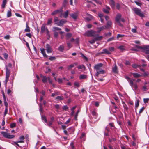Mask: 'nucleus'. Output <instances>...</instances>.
I'll list each match as a JSON object with an SVG mask.
<instances>
[{"label": "nucleus", "instance_id": "nucleus-27", "mask_svg": "<svg viewBox=\"0 0 149 149\" xmlns=\"http://www.w3.org/2000/svg\"><path fill=\"white\" fill-rule=\"evenodd\" d=\"M25 138L24 136H22L19 137L20 140L18 141V142L19 143H23L24 142V139Z\"/></svg>", "mask_w": 149, "mask_h": 149}, {"label": "nucleus", "instance_id": "nucleus-2", "mask_svg": "<svg viewBox=\"0 0 149 149\" xmlns=\"http://www.w3.org/2000/svg\"><path fill=\"white\" fill-rule=\"evenodd\" d=\"M132 10L138 16L142 17H145L144 14L141 12V10L140 9L136 7H134L132 8Z\"/></svg>", "mask_w": 149, "mask_h": 149}, {"label": "nucleus", "instance_id": "nucleus-57", "mask_svg": "<svg viewBox=\"0 0 149 149\" xmlns=\"http://www.w3.org/2000/svg\"><path fill=\"white\" fill-rule=\"evenodd\" d=\"M67 46H68V47H69V49H70V48H71L72 47V46H71V44L69 42H67Z\"/></svg>", "mask_w": 149, "mask_h": 149}, {"label": "nucleus", "instance_id": "nucleus-63", "mask_svg": "<svg viewBox=\"0 0 149 149\" xmlns=\"http://www.w3.org/2000/svg\"><path fill=\"white\" fill-rule=\"evenodd\" d=\"M3 55L4 56V57L6 59H7L8 57V54L6 53H4Z\"/></svg>", "mask_w": 149, "mask_h": 149}, {"label": "nucleus", "instance_id": "nucleus-20", "mask_svg": "<svg viewBox=\"0 0 149 149\" xmlns=\"http://www.w3.org/2000/svg\"><path fill=\"white\" fill-rule=\"evenodd\" d=\"M131 74H133V77L136 78H137L142 76V75L136 73H132Z\"/></svg>", "mask_w": 149, "mask_h": 149}, {"label": "nucleus", "instance_id": "nucleus-45", "mask_svg": "<svg viewBox=\"0 0 149 149\" xmlns=\"http://www.w3.org/2000/svg\"><path fill=\"white\" fill-rule=\"evenodd\" d=\"M123 106L124 108L126 110H127H127L128 109V108L127 105H126V104L124 103H123Z\"/></svg>", "mask_w": 149, "mask_h": 149}, {"label": "nucleus", "instance_id": "nucleus-11", "mask_svg": "<svg viewBox=\"0 0 149 149\" xmlns=\"http://www.w3.org/2000/svg\"><path fill=\"white\" fill-rule=\"evenodd\" d=\"M78 12H77L71 14L70 15L74 20H76L78 16Z\"/></svg>", "mask_w": 149, "mask_h": 149}, {"label": "nucleus", "instance_id": "nucleus-44", "mask_svg": "<svg viewBox=\"0 0 149 149\" xmlns=\"http://www.w3.org/2000/svg\"><path fill=\"white\" fill-rule=\"evenodd\" d=\"M139 100H136V102L135 103V107L137 108V107L139 104Z\"/></svg>", "mask_w": 149, "mask_h": 149}, {"label": "nucleus", "instance_id": "nucleus-46", "mask_svg": "<svg viewBox=\"0 0 149 149\" xmlns=\"http://www.w3.org/2000/svg\"><path fill=\"white\" fill-rule=\"evenodd\" d=\"M52 123H53V122H52V121H50L49 122V123L48 124V123H47V124L46 123L45 125H47L48 126H49V127H50L52 125Z\"/></svg>", "mask_w": 149, "mask_h": 149}, {"label": "nucleus", "instance_id": "nucleus-13", "mask_svg": "<svg viewBox=\"0 0 149 149\" xmlns=\"http://www.w3.org/2000/svg\"><path fill=\"white\" fill-rule=\"evenodd\" d=\"M100 54H111L110 51L106 49H104L102 51L100 52Z\"/></svg>", "mask_w": 149, "mask_h": 149}, {"label": "nucleus", "instance_id": "nucleus-19", "mask_svg": "<svg viewBox=\"0 0 149 149\" xmlns=\"http://www.w3.org/2000/svg\"><path fill=\"white\" fill-rule=\"evenodd\" d=\"M74 130L75 129L73 127H70L68 129V131L69 134H71L73 133Z\"/></svg>", "mask_w": 149, "mask_h": 149}, {"label": "nucleus", "instance_id": "nucleus-40", "mask_svg": "<svg viewBox=\"0 0 149 149\" xmlns=\"http://www.w3.org/2000/svg\"><path fill=\"white\" fill-rule=\"evenodd\" d=\"M7 2L6 0H3V3L2 5V7L4 8L5 7V5L6 4Z\"/></svg>", "mask_w": 149, "mask_h": 149}, {"label": "nucleus", "instance_id": "nucleus-38", "mask_svg": "<svg viewBox=\"0 0 149 149\" xmlns=\"http://www.w3.org/2000/svg\"><path fill=\"white\" fill-rule=\"evenodd\" d=\"M47 78L45 76H43L42 81L43 83H45L47 81Z\"/></svg>", "mask_w": 149, "mask_h": 149}, {"label": "nucleus", "instance_id": "nucleus-42", "mask_svg": "<svg viewBox=\"0 0 149 149\" xmlns=\"http://www.w3.org/2000/svg\"><path fill=\"white\" fill-rule=\"evenodd\" d=\"M54 21L55 22V24H56V23H58L59 22L58 17H55L54 18Z\"/></svg>", "mask_w": 149, "mask_h": 149}, {"label": "nucleus", "instance_id": "nucleus-31", "mask_svg": "<svg viewBox=\"0 0 149 149\" xmlns=\"http://www.w3.org/2000/svg\"><path fill=\"white\" fill-rule=\"evenodd\" d=\"M64 97L63 96H58L55 99L58 100H62L63 99Z\"/></svg>", "mask_w": 149, "mask_h": 149}, {"label": "nucleus", "instance_id": "nucleus-37", "mask_svg": "<svg viewBox=\"0 0 149 149\" xmlns=\"http://www.w3.org/2000/svg\"><path fill=\"white\" fill-rule=\"evenodd\" d=\"M61 29V28L56 27H53V31H59Z\"/></svg>", "mask_w": 149, "mask_h": 149}, {"label": "nucleus", "instance_id": "nucleus-23", "mask_svg": "<svg viewBox=\"0 0 149 149\" xmlns=\"http://www.w3.org/2000/svg\"><path fill=\"white\" fill-rule=\"evenodd\" d=\"M87 15H88V17L86 18V19L88 21H90L93 19V17L91 15L87 13Z\"/></svg>", "mask_w": 149, "mask_h": 149}, {"label": "nucleus", "instance_id": "nucleus-16", "mask_svg": "<svg viewBox=\"0 0 149 149\" xmlns=\"http://www.w3.org/2000/svg\"><path fill=\"white\" fill-rule=\"evenodd\" d=\"M41 53L45 57L47 58L48 57L47 55H46L45 52V49L42 48H41L40 49Z\"/></svg>", "mask_w": 149, "mask_h": 149}, {"label": "nucleus", "instance_id": "nucleus-56", "mask_svg": "<svg viewBox=\"0 0 149 149\" xmlns=\"http://www.w3.org/2000/svg\"><path fill=\"white\" fill-rule=\"evenodd\" d=\"M118 48L120 49L121 50H123L124 49V46H120L118 47Z\"/></svg>", "mask_w": 149, "mask_h": 149}, {"label": "nucleus", "instance_id": "nucleus-4", "mask_svg": "<svg viewBox=\"0 0 149 149\" xmlns=\"http://www.w3.org/2000/svg\"><path fill=\"white\" fill-rule=\"evenodd\" d=\"M63 10L62 8H61L60 9L55 10L52 13L51 15H54L58 13H60V17H62V13Z\"/></svg>", "mask_w": 149, "mask_h": 149}, {"label": "nucleus", "instance_id": "nucleus-35", "mask_svg": "<svg viewBox=\"0 0 149 149\" xmlns=\"http://www.w3.org/2000/svg\"><path fill=\"white\" fill-rule=\"evenodd\" d=\"M52 18H50L48 19L47 22V25H49L52 23Z\"/></svg>", "mask_w": 149, "mask_h": 149}, {"label": "nucleus", "instance_id": "nucleus-29", "mask_svg": "<svg viewBox=\"0 0 149 149\" xmlns=\"http://www.w3.org/2000/svg\"><path fill=\"white\" fill-rule=\"evenodd\" d=\"M125 35L120 34H118L117 36V38L119 40H121V38L124 36Z\"/></svg>", "mask_w": 149, "mask_h": 149}, {"label": "nucleus", "instance_id": "nucleus-30", "mask_svg": "<svg viewBox=\"0 0 149 149\" xmlns=\"http://www.w3.org/2000/svg\"><path fill=\"white\" fill-rule=\"evenodd\" d=\"M133 89L134 90H136L137 89L138 86L136 84H134L133 83V85L132 86H131Z\"/></svg>", "mask_w": 149, "mask_h": 149}, {"label": "nucleus", "instance_id": "nucleus-36", "mask_svg": "<svg viewBox=\"0 0 149 149\" xmlns=\"http://www.w3.org/2000/svg\"><path fill=\"white\" fill-rule=\"evenodd\" d=\"M59 95V92H55L54 93L52 94V96L54 97L55 96Z\"/></svg>", "mask_w": 149, "mask_h": 149}, {"label": "nucleus", "instance_id": "nucleus-33", "mask_svg": "<svg viewBox=\"0 0 149 149\" xmlns=\"http://www.w3.org/2000/svg\"><path fill=\"white\" fill-rule=\"evenodd\" d=\"M103 38V37L102 36H97L95 38V40H100L102 39V38Z\"/></svg>", "mask_w": 149, "mask_h": 149}, {"label": "nucleus", "instance_id": "nucleus-12", "mask_svg": "<svg viewBox=\"0 0 149 149\" xmlns=\"http://www.w3.org/2000/svg\"><path fill=\"white\" fill-rule=\"evenodd\" d=\"M46 49L47 53H50L52 52V49L50 45L48 44L46 45Z\"/></svg>", "mask_w": 149, "mask_h": 149}, {"label": "nucleus", "instance_id": "nucleus-50", "mask_svg": "<svg viewBox=\"0 0 149 149\" xmlns=\"http://www.w3.org/2000/svg\"><path fill=\"white\" fill-rule=\"evenodd\" d=\"M95 40L94 38V39H92L91 40L89 41V42L91 44H93L95 42Z\"/></svg>", "mask_w": 149, "mask_h": 149}, {"label": "nucleus", "instance_id": "nucleus-48", "mask_svg": "<svg viewBox=\"0 0 149 149\" xmlns=\"http://www.w3.org/2000/svg\"><path fill=\"white\" fill-rule=\"evenodd\" d=\"M72 36V34L71 33H67L66 34L67 37L68 38H69L70 37H71Z\"/></svg>", "mask_w": 149, "mask_h": 149}, {"label": "nucleus", "instance_id": "nucleus-10", "mask_svg": "<svg viewBox=\"0 0 149 149\" xmlns=\"http://www.w3.org/2000/svg\"><path fill=\"white\" fill-rule=\"evenodd\" d=\"M67 22V21L65 19H62L56 23V24L59 26H62L64 24Z\"/></svg>", "mask_w": 149, "mask_h": 149}, {"label": "nucleus", "instance_id": "nucleus-9", "mask_svg": "<svg viewBox=\"0 0 149 149\" xmlns=\"http://www.w3.org/2000/svg\"><path fill=\"white\" fill-rule=\"evenodd\" d=\"M142 50L146 54H149V45H146L143 47Z\"/></svg>", "mask_w": 149, "mask_h": 149}, {"label": "nucleus", "instance_id": "nucleus-58", "mask_svg": "<svg viewBox=\"0 0 149 149\" xmlns=\"http://www.w3.org/2000/svg\"><path fill=\"white\" fill-rule=\"evenodd\" d=\"M4 101V105L6 106V108H8V103L6 101Z\"/></svg>", "mask_w": 149, "mask_h": 149}, {"label": "nucleus", "instance_id": "nucleus-25", "mask_svg": "<svg viewBox=\"0 0 149 149\" xmlns=\"http://www.w3.org/2000/svg\"><path fill=\"white\" fill-rule=\"evenodd\" d=\"M134 3L138 6H141L142 5V3L139 0H136L134 1Z\"/></svg>", "mask_w": 149, "mask_h": 149}, {"label": "nucleus", "instance_id": "nucleus-17", "mask_svg": "<svg viewBox=\"0 0 149 149\" xmlns=\"http://www.w3.org/2000/svg\"><path fill=\"white\" fill-rule=\"evenodd\" d=\"M105 29H106V27L105 26H103L100 27H97V29L98 30L97 31V32L99 33L101 31Z\"/></svg>", "mask_w": 149, "mask_h": 149}, {"label": "nucleus", "instance_id": "nucleus-61", "mask_svg": "<svg viewBox=\"0 0 149 149\" xmlns=\"http://www.w3.org/2000/svg\"><path fill=\"white\" fill-rule=\"evenodd\" d=\"M75 43L76 44H78L79 43V38H77L74 41Z\"/></svg>", "mask_w": 149, "mask_h": 149}, {"label": "nucleus", "instance_id": "nucleus-51", "mask_svg": "<svg viewBox=\"0 0 149 149\" xmlns=\"http://www.w3.org/2000/svg\"><path fill=\"white\" fill-rule=\"evenodd\" d=\"M145 108L143 107H142L140 110L139 113H141L143 111V110Z\"/></svg>", "mask_w": 149, "mask_h": 149}, {"label": "nucleus", "instance_id": "nucleus-60", "mask_svg": "<svg viewBox=\"0 0 149 149\" xmlns=\"http://www.w3.org/2000/svg\"><path fill=\"white\" fill-rule=\"evenodd\" d=\"M114 39V37H111V38L108 39L107 41V42L111 41L113 40Z\"/></svg>", "mask_w": 149, "mask_h": 149}, {"label": "nucleus", "instance_id": "nucleus-3", "mask_svg": "<svg viewBox=\"0 0 149 149\" xmlns=\"http://www.w3.org/2000/svg\"><path fill=\"white\" fill-rule=\"evenodd\" d=\"M46 24H42L41 28V32L43 33L44 32L46 31L47 35L49 37V32L47 27L46 26Z\"/></svg>", "mask_w": 149, "mask_h": 149}, {"label": "nucleus", "instance_id": "nucleus-55", "mask_svg": "<svg viewBox=\"0 0 149 149\" xmlns=\"http://www.w3.org/2000/svg\"><path fill=\"white\" fill-rule=\"evenodd\" d=\"M74 85L78 87L79 86V83L77 82H75L74 83Z\"/></svg>", "mask_w": 149, "mask_h": 149}, {"label": "nucleus", "instance_id": "nucleus-15", "mask_svg": "<svg viewBox=\"0 0 149 149\" xmlns=\"http://www.w3.org/2000/svg\"><path fill=\"white\" fill-rule=\"evenodd\" d=\"M110 9L109 7L108 6H106V8H104L103 9V10L105 13L107 14L109 13V11Z\"/></svg>", "mask_w": 149, "mask_h": 149}, {"label": "nucleus", "instance_id": "nucleus-28", "mask_svg": "<svg viewBox=\"0 0 149 149\" xmlns=\"http://www.w3.org/2000/svg\"><path fill=\"white\" fill-rule=\"evenodd\" d=\"M30 29L29 27L28 26L27 24H26V28L24 30L25 32H30Z\"/></svg>", "mask_w": 149, "mask_h": 149}, {"label": "nucleus", "instance_id": "nucleus-26", "mask_svg": "<svg viewBox=\"0 0 149 149\" xmlns=\"http://www.w3.org/2000/svg\"><path fill=\"white\" fill-rule=\"evenodd\" d=\"M41 119L43 121L45 122L46 124H47V120L46 117L44 115L41 116Z\"/></svg>", "mask_w": 149, "mask_h": 149}, {"label": "nucleus", "instance_id": "nucleus-5", "mask_svg": "<svg viewBox=\"0 0 149 149\" xmlns=\"http://www.w3.org/2000/svg\"><path fill=\"white\" fill-rule=\"evenodd\" d=\"M96 32L92 30L88 31L84 33L85 36H87L88 37L95 36L94 34Z\"/></svg>", "mask_w": 149, "mask_h": 149}, {"label": "nucleus", "instance_id": "nucleus-54", "mask_svg": "<svg viewBox=\"0 0 149 149\" xmlns=\"http://www.w3.org/2000/svg\"><path fill=\"white\" fill-rule=\"evenodd\" d=\"M109 141L110 142H111L112 141H115L116 140V139L115 138H112L111 139H109Z\"/></svg>", "mask_w": 149, "mask_h": 149}, {"label": "nucleus", "instance_id": "nucleus-32", "mask_svg": "<svg viewBox=\"0 0 149 149\" xmlns=\"http://www.w3.org/2000/svg\"><path fill=\"white\" fill-rule=\"evenodd\" d=\"M12 15V13L11 12V9H10V10H8L7 13V17H11Z\"/></svg>", "mask_w": 149, "mask_h": 149}, {"label": "nucleus", "instance_id": "nucleus-47", "mask_svg": "<svg viewBox=\"0 0 149 149\" xmlns=\"http://www.w3.org/2000/svg\"><path fill=\"white\" fill-rule=\"evenodd\" d=\"M16 124L15 123H13L10 124V127L11 128H13L14 127H15Z\"/></svg>", "mask_w": 149, "mask_h": 149}, {"label": "nucleus", "instance_id": "nucleus-22", "mask_svg": "<svg viewBox=\"0 0 149 149\" xmlns=\"http://www.w3.org/2000/svg\"><path fill=\"white\" fill-rule=\"evenodd\" d=\"M87 78V75L84 74H81L79 76V79L81 80L85 79Z\"/></svg>", "mask_w": 149, "mask_h": 149}, {"label": "nucleus", "instance_id": "nucleus-34", "mask_svg": "<svg viewBox=\"0 0 149 149\" xmlns=\"http://www.w3.org/2000/svg\"><path fill=\"white\" fill-rule=\"evenodd\" d=\"M64 48V47L63 45H60L58 48V50L59 51L62 52Z\"/></svg>", "mask_w": 149, "mask_h": 149}, {"label": "nucleus", "instance_id": "nucleus-7", "mask_svg": "<svg viewBox=\"0 0 149 149\" xmlns=\"http://www.w3.org/2000/svg\"><path fill=\"white\" fill-rule=\"evenodd\" d=\"M1 134L5 138H6L9 139H12L15 137V136L14 135H10L5 132H1Z\"/></svg>", "mask_w": 149, "mask_h": 149}, {"label": "nucleus", "instance_id": "nucleus-41", "mask_svg": "<svg viewBox=\"0 0 149 149\" xmlns=\"http://www.w3.org/2000/svg\"><path fill=\"white\" fill-rule=\"evenodd\" d=\"M135 80V79H130V82H129V84L130 86H132L133 85V82Z\"/></svg>", "mask_w": 149, "mask_h": 149}, {"label": "nucleus", "instance_id": "nucleus-43", "mask_svg": "<svg viewBox=\"0 0 149 149\" xmlns=\"http://www.w3.org/2000/svg\"><path fill=\"white\" fill-rule=\"evenodd\" d=\"M142 47H143L137 45H136L135 46V47L136 48V49H138V51L139 49L142 50Z\"/></svg>", "mask_w": 149, "mask_h": 149}, {"label": "nucleus", "instance_id": "nucleus-21", "mask_svg": "<svg viewBox=\"0 0 149 149\" xmlns=\"http://www.w3.org/2000/svg\"><path fill=\"white\" fill-rule=\"evenodd\" d=\"M69 11L68 10H67L65 11L63 14L62 13V17H63L65 18H66L68 15Z\"/></svg>", "mask_w": 149, "mask_h": 149}, {"label": "nucleus", "instance_id": "nucleus-39", "mask_svg": "<svg viewBox=\"0 0 149 149\" xmlns=\"http://www.w3.org/2000/svg\"><path fill=\"white\" fill-rule=\"evenodd\" d=\"M77 68L78 69H83L84 70L85 68V67L84 65H79L77 67Z\"/></svg>", "mask_w": 149, "mask_h": 149}, {"label": "nucleus", "instance_id": "nucleus-49", "mask_svg": "<svg viewBox=\"0 0 149 149\" xmlns=\"http://www.w3.org/2000/svg\"><path fill=\"white\" fill-rule=\"evenodd\" d=\"M56 59V58L54 56H50L49 58V59L51 61H52L55 60Z\"/></svg>", "mask_w": 149, "mask_h": 149}, {"label": "nucleus", "instance_id": "nucleus-18", "mask_svg": "<svg viewBox=\"0 0 149 149\" xmlns=\"http://www.w3.org/2000/svg\"><path fill=\"white\" fill-rule=\"evenodd\" d=\"M112 71L115 73H118V67L116 64H115L114 66L112 68Z\"/></svg>", "mask_w": 149, "mask_h": 149}, {"label": "nucleus", "instance_id": "nucleus-53", "mask_svg": "<svg viewBox=\"0 0 149 149\" xmlns=\"http://www.w3.org/2000/svg\"><path fill=\"white\" fill-rule=\"evenodd\" d=\"M120 6L119 3H117L116 4V7L117 9L119 10L120 8Z\"/></svg>", "mask_w": 149, "mask_h": 149}, {"label": "nucleus", "instance_id": "nucleus-24", "mask_svg": "<svg viewBox=\"0 0 149 149\" xmlns=\"http://www.w3.org/2000/svg\"><path fill=\"white\" fill-rule=\"evenodd\" d=\"M112 24V22L111 21H108L107 23L106 26H105L106 28H108L110 27Z\"/></svg>", "mask_w": 149, "mask_h": 149}, {"label": "nucleus", "instance_id": "nucleus-52", "mask_svg": "<svg viewBox=\"0 0 149 149\" xmlns=\"http://www.w3.org/2000/svg\"><path fill=\"white\" fill-rule=\"evenodd\" d=\"M57 81L59 84H60L62 82L63 80L62 79L60 78L58 79Z\"/></svg>", "mask_w": 149, "mask_h": 149}, {"label": "nucleus", "instance_id": "nucleus-59", "mask_svg": "<svg viewBox=\"0 0 149 149\" xmlns=\"http://www.w3.org/2000/svg\"><path fill=\"white\" fill-rule=\"evenodd\" d=\"M125 64L126 65H130V63L129 61L126 60L125 63Z\"/></svg>", "mask_w": 149, "mask_h": 149}, {"label": "nucleus", "instance_id": "nucleus-64", "mask_svg": "<svg viewBox=\"0 0 149 149\" xmlns=\"http://www.w3.org/2000/svg\"><path fill=\"white\" fill-rule=\"evenodd\" d=\"M149 100V99L148 98H144L143 99V101L144 103H146Z\"/></svg>", "mask_w": 149, "mask_h": 149}, {"label": "nucleus", "instance_id": "nucleus-62", "mask_svg": "<svg viewBox=\"0 0 149 149\" xmlns=\"http://www.w3.org/2000/svg\"><path fill=\"white\" fill-rule=\"evenodd\" d=\"M67 0H64L63 2V6H66L67 4Z\"/></svg>", "mask_w": 149, "mask_h": 149}, {"label": "nucleus", "instance_id": "nucleus-6", "mask_svg": "<svg viewBox=\"0 0 149 149\" xmlns=\"http://www.w3.org/2000/svg\"><path fill=\"white\" fill-rule=\"evenodd\" d=\"M10 70L7 67V66H6V79L5 80V84L6 85H6L7 82L8 80L9 77L10 76Z\"/></svg>", "mask_w": 149, "mask_h": 149}, {"label": "nucleus", "instance_id": "nucleus-8", "mask_svg": "<svg viewBox=\"0 0 149 149\" xmlns=\"http://www.w3.org/2000/svg\"><path fill=\"white\" fill-rule=\"evenodd\" d=\"M121 15L120 13L117 14L115 18V20L116 22L118 24L119 26H122V25L120 23V21L121 19Z\"/></svg>", "mask_w": 149, "mask_h": 149}, {"label": "nucleus", "instance_id": "nucleus-1", "mask_svg": "<svg viewBox=\"0 0 149 149\" xmlns=\"http://www.w3.org/2000/svg\"><path fill=\"white\" fill-rule=\"evenodd\" d=\"M103 66V64L101 63H99L95 65L94 68L96 70V72L95 75L97 77H98L100 74H103L105 73V71L101 69Z\"/></svg>", "mask_w": 149, "mask_h": 149}, {"label": "nucleus", "instance_id": "nucleus-14", "mask_svg": "<svg viewBox=\"0 0 149 149\" xmlns=\"http://www.w3.org/2000/svg\"><path fill=\"white\" fill-rule=\"evenodd\" d=\"M92 114L93 117L95 119H97L98 116V114L95 110H93L92 112Z\"/></svg>", "mask_w": 149, "mask_h": 149}]
</instances>
